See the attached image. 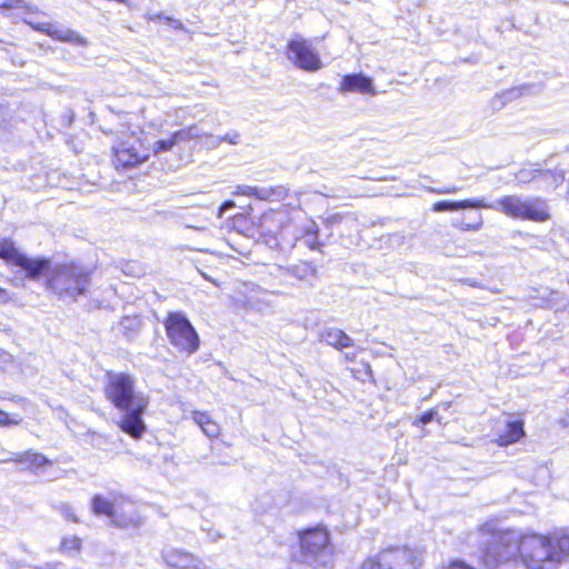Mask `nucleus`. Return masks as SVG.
Segmentation results:
<instances>
[{
  "label": "nucleus",
  "mask_w": 569,
  "mask_h": 569,
  "mask_svg": "<svg viewBox=\"0 0 569 569\" xmlns=\"http://www.w3.org/2000/svg\"><path fill=\"white\" fill-rule=\"evenodd\" d=\"M567 281H568V284H569V271H568V274H567Z\"/></svg>",
  "instance_id": "nucleus-52"
},
{
  "label": "nucleus",
  "mask_w": 569,
  "mask_h": 569,
  "mask_svg": "<svg viewBox=\"0 0 569 569\" xmlns=\"http://www.w3.org/2000/svg\"><path fill=\"white\" fill-rule=\"evenodd\" d=\"M274 241H276L274 246H277V247H278V246H279V242H278V240H277L276 238H274Z\"/></svg>",
  "instance_id": "nucleus-51"
},
{
  "label": "nucleus",
  "mask_w": 569,
  "mask_h": 569,
  "mask_svg": "<svg viewBox=\"0 0 569 569\" xmlns=\"http://www.w3.org/2000/svg\"><path fill=\"white\" fill-rule=\"evenodd\" d=\"M180 143L179 139L174 138V132L167 139H160L153 143L152 151L153 153L160 154L161 152L170 151L173 146Z\"/></svg>",
  "instance_id": "nucleus-27"
},
{
  "label": "nucleus",
  "mask_w": 569,
  "mask_h": 569,
  "mask_svg": "<svg viewBox=\"0 0 569 569\" xmlns=\"http://www.w3.org/2000/svg\"><path fill=\"white\" fill-rule=\"evenodd\" d=\"M8 300V292L6 289L0 287V301L6 302Z\"/></svg>",
  "instance_id": "nucleus-48"
},
{
  "label": "nucleus",
  "mask_w": 569,
  "mask_h": 569,
  "mask_svg": "<svg viewBox=\"0 0 569 569\" xmlns=\"http://www.w3.org/2000/svg\"><path fill=\"white\" fill-rule=\"evenodd\" d=\"M166 335L171 343L179 352L191 356L200 348V337L182 311H170L163 320Z\"/></svg>",
  "instance_id": "nucleus-6"
},
{
  "label": "nucleus",
  "mask_w": 569,
  "mask_h": 569,
  "mask_svg": "<svg viewBox=\"0 0 569 569\" xmlns=\"http://www.w3.org/2000/svg\"><path fill=\"white\" fill-rule=\"evenodd\" d=\"M193 421L201 428L206 427L210 421L211 418L207 412L201 411H193L192 413Z\"/></svg>",
  "instance_id": "nucleus-39"
},
{
  "label": "nucleus",
  "mask_w": 569,
  "mask_h": 569,
  "mask_svg": "<svg viewBox=\"0 0 569 569\" xmlns=\"http://www.w3.org/2000/svg\"><path fill=\"white\" fill-rule=\"evenodd\" d=\"M162 558L171 569H202L203 567L200 559L177 549L164 551Z\"/></svg>",
  "instance_id": "nucleus-14"
},
{
  "label": "nucleus",
  "mask_w": 569,
  "mask_h": 569,
  "mask_svg": "<svg viewBox=\"0 0 569 569\" xmlns=\"http://www.w3.org/2000/svg\"><path fill=\"white\" fill-rule=\"evenodd\" d=\"M203 433L209 438H216L220 433V427L214 421H210L206 427L202 429Z\"/></svg>",
  "instance_id": "nucleus-40"
},
{
  "label": "nucleus",
  "mask_w": 569,
  "mask_h": 569,
  "mask_svg": "<svg viewBox=\"0 0 569 569\" xmlns=\"http://www.w3.org/2000/svg\"><path fill=\"white\" fill-rule=\"evenodd\" d=\"M206 133H202L197 126H190L178 131H174V138L179 139L180 142L192 139L204 138Z\"/></svg>",
  "instance_id": "nucleus-26"
},
{
  "label": "nucleus",
  "mask_w": 569,
  "mask_h": 569,
  "mask_svg": "<svg viewBox=\"0 0 569 569\" xmlns=\"http://www.w3.org/2000/svg\"><path fill=\"white\" fill-rule=\"evenodd\" d=\"M450 405H451V402H443V403L439 405V406L437 407V409H438L439 407H442L443 409H448V408L450 407Z\"/></svg>",
  "instance_id": "nucleus-49"
},
{
  "label": "nucleus",
  "mask_w": 569,
  "mask_h": 569,
  "mask_svg": "<svg viewBox=\"0 0 569 569\" xmlns=\"http://www.w3.org/2000/svg\"><path fill=\"white\" fill-rule=\"evenodd\" d=\"M490 108L493 110V111H499L501 110L506 104L507 102L502 99V97L500 96V93H497L491 100H490Z\"/></svg>",
  "instance_id": "nucleus-43"
},
{
  "label": "nucleus",
  "mask_w": 569,
  "mask_h": 569,
  "mask_svg": "<svg viewBox=\"0 0 569 569\" xmlns=\"http://www.w3.org/2000/svg\"><path fill=\"white\" fill-rule=\"evenodd\" d=\"M220 136H214V134H211V133H206L204 134V142L203 144L208 148V149H214V148H218L221 142H220Z\"/></svg>",
  "instance_id": "nucleus-41"
},
{
  "label": "nucleus",
  "mask_w": 569,
  "mask_h": 569,
  "mask_svg": "<svg viewBox=\"0 0 569 569\" xmlns=\"http://www.w3.org/2000/svg\"><path fill=\"white\" fill-rule=\"evenodd\" d=\"M461 187L451 186L446 188H435V187H428L427 191L435 194H451L457 193L461 190Z\"/></svg>",
  "instance_id": "nucleus-38"
},
{
  "label": "nucleus",
  "mask_w": 569,
  "mask_h": 569,
  "mask_svg": "<svg viewBox=\"0 0 569 569\" xmlns=\"http://www.w3.org/2000/svg\"><path fill=\"white\" fill-rule=\"evenodd\" d=\"M264 187L257 186H238L234 194H243L254 197L259 200H263Z\"/></svg>",
  "instance_id": "nucleus-29"
},
{
  "label": "nucleus",
  "mask_w": 569,
  "mask_h": 569,
  "mask_svg": "<svg viewBox=\"0 0 569 569\" xmlns=\"http://www.w3.org/2000/svg\"><path fill=\"white\" fill-rule=\"evenodd\" d=\"M299 549L292 552V561L313 569L327 568L332 562L333 546L330 532L323 526L309 527L298 532Z\"/></svg>",
  "instance_id": "nucleus-4"
},
{
  "label": "nucleus",
  "mask_w": 569,
  "mask_h": 569,
  "mask_svg": "<svg viewBox=\"0 0 569 569\" xmlns=\"http://www.w3.org/2000/svg\"><path fill=\"white\" fill-rule=\"evenodd\" d=\"M451 224L461 231H478L482 228L483 219L481 213H476L473 219H470L469 222H467L465 218H460L455 219Z\"/></svg>",
  "instance_id": "nucleus-24"
},
{
  "label": "nucleus",
  "mask_w": 569,
  "mask_h": 569,
  "mask_svg": "<svg viewBox=\"0 0 569 569\" xmlns=\"http://www.w3.org/2000/svg\"><path fill=\"white\" fill-rule=\"evenodd\" d=\"M547 539L548 547L552 549L548 557V565L559 563L569 556V536H553Z\"/></svg>",
  "instance_id": "nucleus-17"
},
{
  "label": "nucleus",
  "mask_w": 569,
  "mask_h": 569,
  "mask_svg": "<svg viewBox=\"0 0 569 569\" xmlns=\"http://www.w3.org/2000/svg\"><path fill=\"white\" fill-rule=\"evenodd\" d=\"M361 569H388V566L382 565V555L380 551L377 557L367 559L362 563Z\"/></svg>",
  "instance_id": "nucleus-34"
},
{
  "label": "nucleus",
  "mask_w": 569,
  "mask_h": 569,
  "mask_svg": "<svg viewBox=\"0 0 569 569\" xmlns=\"http://www.w3.org/2000/svg\"><path fill=\"white\" fill-rule=\"evenodd\" d=\"M73 117H74L73 112H71V114H70L69 117H67L68 126H70V124H71V122H72V120H73Z\"/></svg>",
  "instance_id": "nucleus-50"
},
{
  "label": "nucleus",
  "mask_w": 569,
  "mask_h": 569,
  "mask_svg": "<svg viewBox=\"0 0 569 569\" xmlns=\"http://www.w3.org/2000/svg\"><path fill=\"white\" fill-rule=\"evenodd\" d=\"M526 90H528V86L522 84L519 87H513L511 89L505 90V91L500 92V96L507 103H509V102L520 98L522 96L523 91H526Z\"/></svg>",
  "instance_id": "nucleus-32"
},
{
  "label": "nucleus",
  "mask_w": 569,
  "mask_h": 569,
  "mask_svg": "<svg viewBox=\"0 0 569 569\" xmlns=\"http://www.w3.org/2000/svg\"><path fill=\"white\" fill-rule=\"evenodd\" d=\"M0 8L3 9H27L28 3L24 0H0Z\"/></svg>",
  "instance_id": "nucleus-35"
},
{
  "label": "nucleus",
  "mask_w": 569,
  "mask_h": 569,
  "mask_svg": "<svg viewBox=\"0 0 569 569\" xmlns=\"http://www.w3.org/2000/svg\"><path fill=\"white\" fill-rule=\"evenodd\" d=\"M81 548V539L73 536L61 541V549L67 552H77Z\"/></svg>",
  "instance_id": "nucleus-33"
},
{
  "label": "nucleus",
  "mask_w": 569,
  "mask_h": 569,
  "mask_svg": "<svg viewBox=\"0 0 569 569\" xmlns=\"http://www.w3.org/2000/svg\"><path fill=\"white\" fill-rule=\"evenodd\" d=\"M263 200L280 201L283 200L289 192L284 186L264 187Z\"/></svg>",
  "instance_id": "nucleus-25"
},
{
  "label": "nucleus",
  "mask_w": 569,
  "mask_h": 569,
  "mask_svg": "<svg viewBox=\"0 0 569 569\" xmlns=\"http://www.w3.org/2000/svg\"><path fill=\"white\" fill-rule=\"evenodd\" d=\"M90 510L96 517H107L109 523L114 527L126 528L131 522V519L118 512V499L113 495L111 498L100 493L93 495L90 500Z\"/></svg>",
  "instance_id": "nucleus-9"
},
{
  "label": "nucleus",
  "mask_w": 569,
  "mask_h": 569,
  "mask_svg": "<svg viewBox=\"0 0 569 569\" xmlns=\"http://www.w3.org/2000/svg\"><path fill=\"white\" fill-rule=\"evenodd\" d=\"M539 169H521L516 173V179L520 183H529L538 181Z\"/></svg>",
  "instance_id": "nucleus-30"
},
{
  "label": "nucleus",
  "mask_w": 569,
  "mask_h": 569,
  "mask_svg": "<svg viewBox=\"0 0 569 569\" xmlns=\"http://www.w3.org/2000/svg\"><path fill=\"white\" fill-rule=\"evenodd\" d=\"M319 340L338 350L353 346V339L338 328H325L319 333Z\"/></svg>",
  "instance_id": "nucleus-16"
},
{
  "label": "nucleus",
  "mask_w": 569,
  "mask_h": 569,
  "mask_svg": "<svg viewBox=\"0 0 569 569\" xmlns=\"http://www.w3.org/2000/svg\"><path fill=\"white\" fill-rule=\"evenodd\" d=\"M219 139H220L221 143L222 142H227L229 144L237 146L241 141V136H240V133L238 131L232 130V131L227 132L223 136H220Z\"/></svg>",
  "instance_id": "nucleus-36"
},
{
  "label": "nucleus",
  "mask_w": 569,
  "mask_h": 569,
  "mask_svg": "<svg viewBox=\"0 0 569 569\" xmlns=\"http://www.w3.org/2000/svg\"><path fill=\"white\" fill-rule=\"evenodd\" d=\"M141 143L133 139L117 140L112 144L113 164L117 169H131L149 159L148 152L140 151Z\"/></svg>",
  "instance_id": "nucleus-8"
},
{
  "label": "nucleus",
  "mask_w": 569,
  "mask_h": 569,
  "mask_svg": "<svg viewBox=\"0 0 569 569\" xmlns=\"http://www.w3.org/2000/svg\"><path fill=\"white\" fill-rule=\"evenodd\" d=\"M340 92H359L362 94H376L373 80L363 73H349L342 77Z\"/></svg>",
  "instance_id": "nucleus-12"
},
{
  "label": "nucleus",
  "mask_w": 569,
  "mask_h": 569,
  "mask_svg": "<svg viewBox=\"0 0 569 569\" xmlns=\"http://www.w3.org/2000/svg\"><path fill=\"white\" fill-rule=\"evenodd\" d=\"M92 273L91 267L78 261L54 263L46 288L60 300L76 301L89 291Z\"/></svg>",
  "instance_id": "nucleus-3"
},
{
  "label": "nucleus",
  "mask_w": 569,
  "mask_h": 569,
  "mask_svg": "<svg viewBox=\"0 0 569 569\" xmlns=\"http://www.w3.org/2000/svg\"><path fill=\"white\" fill-rule=\"evenodd\" d=\"M443 569H475V568L472 566L468 565L463 560L456 559V560L450 561L448 567H446Z\"/></svg>",
  "instance_id": "nucleus-44"
},
{
  "label": "nucleus",
  "mask_w": 569,
  "mask_h": 569,
  "mask_svg": "<svg viewBox=\"0 0 569 569\" xmlns=\"http://www.w3.org/2000/svg\"><path fill=\"white\" fill-rule=\"evenodd\" d=\"M287 58L303 71L315 72L322 68L321 58L317 50L300 36L288 41Z\"/></svg>",
  "instance_id": "nucleus-7"
},
{
  "label": "nucleus",
  "mask_w": 569,
  "mask_h": 569,
  "mask_svg": "<svg viewBox=\"0 0 569 569\" xmlns=\"http://www.w3.org/2000/svg\"><path fill=\"white\" fill-rule=\"evenodd\" d=\"M483 208L500 211L507 217L518 220L545 222L551 218L547 200L533 196H502L495 202H487Z\"/></svg>",
  "instance_id": "nucleus-5"
},
{
  "label": "nucleus",
  "mask_w": 569,
  "mask_h": 569,
  "mask_svg": "<svg viewBox=\"0 0 569 569\" xmlns=\"http://www.w3.org/2000/svg\"><path fill=\"white\" fill-rule=\"evenodd\" d=\"M54 36L57 39L67 41V42H74L77 44H86L87 40L81 37L79 33L72 31V30H64V31H56Z\"/></svg>",
  "instance_id": "nucleus-28"
},
{
  "label": "nucleus",
  "mask_w": 569,
  "mask_h": 569,
  "mask_svg": "<svg viewBox=\"0 0 569 569\" xmlns=\"http://www.w3.org/2000/svg\"><path fill=\"white\" fill-rule=\"evenodd\" d=\"M525 436L523 422L519 419L507 422L505 431L498 436L499 446H509L519 441Z\"/></svg>",
  "instance_id": "nucleus-19"
},
{
  "label": "nucleus",
  "mask_w": 569,
  "mask_h": 569,
  "mask_svg": "<svg viewBox=\"0 0 569 569\" xmlns=\"http://www.w3.org/2000/svg\"><path fill=\"white\" fill-rule=\"evenodd\" d=\"M236 207V203L233 200H224L221 206L219 207V216L220 217H223L227 211H229L230 209L234 208Z\"/></svg>",
  "instance_id": "nucleus-45"
},
{
  "label": "nucleus",
  "mask_w": 569,
  "mask_h": 569,
  "mask_svg": "<svg viewBox=\"0 0 569 569\" xmlns=\"http://www.w3.org/2000/svg\"><path fill=\"white\" fill-rule=\"evenodd\" d=\"M551 550L547 537L537 533L522 535L518 530L509 529L490 536L485 542L481 559L488 569H496L500 563L518 557L530 569H546Z\"/></svg>",
  "instance_id": "nucleus-1"
},
{
  "label": "nucleus",
  "mask_w": 569,
  "mask_h": 569,
  "mask_svg": "<svg viewBox=\"0 0 569 569\" xmlns=\"http://www.w3.org/2000/svg\"><path fill=\"white\" fill-rule=\"evenodd\" d=\"M22 253L11 239L3 238L0 240V259L6 263L16 267Z\"/></svg>",
  "instance_id": "nucleus-21"
},
{
  "label": "nucleus",
  "mask_w": 569,
  "mask_h": 569,
  "mask_svg": "<svg viewBox=\"0 0 569 569\" xmlns=\"http://www.w3.org/2000/svg\"><path fill=\"white\" fill-rule=\"evenodd\" d=\"M59 511L64 517V519L72 521V522H79V519L76 516V513L73 512V509L70 505L61 503L59 507Z\"/></svg>",
  "instance_id": "nucleus-37"
},
{
  "label": "nucleus",
  "mask_w": 569,
  "mask_h": 569,
  "mask_svg": "<svg viewBox=\"0 0 569 569\" xmlns=\"http://www.w3.org/2000/svg\"><path fill=\"white\" fill-rule=\"evenodd\" d=\"M432 421H437L439 425H443L442 418L439 416L438 409L432 408L430 410L425 411L423 413L417 416L412 421V426L425 429L427 425ZM428 432L423 430L422 437L427 436Z\"/></svg>",
  "instance_id": "nucleus-22"
},
{
  "label": "nucleus",
  "mask_w": 569,
  "mask_h": 569,
  "mask_svg": "<svg viewBox=\"0 0 569 569\" xmlns=\"http://www.w3.org/2000/svg\"><path fill=\"white\" fill-rule=\"evenodd\" d=\"M565 181V171L561 169H539L538 181L539 188L553 190Z\"/></svg>",
  "instance_id": "nucleus-20"
},
{
  "label": "nucleus",
  "mask_w": 569,
  "mask_h": 569,
  "mask_svg": "<svg viewBox=\"0 0 569 569\" xmlns=\"http://www.w3.org/2000/svg\"><path fill=\"white\" fill-rule=\"evenodd\" d=\"M3 462H17L21 465V470H30L37 472L39 469L51 465V461L42 453L27 450L24 452H12L10 457L2 460Z\"/></svg>",
  "instance_id": "nucleus-13"
},
{
  "label": "nucleus",
  "mask_w": 569,
  "mask_h": 569,
  "mask_svg": "<svg viewBox=\"0 0 569 569\" xmlns=\"http://www.w3.org/2000/svg\"><path fill=\"white\" fill-rule=\"evenodd\" d=\"M323 243L319 240V228L312 222L308 229L303 230L301 236L295 237V242L291 248L295 247H308L311 250H320Z\"/></svg>",
  "instance_id": "nucleus-18"
},
{
  "label": "nucleus",
  "mask_w": 569,
  "mask_h": 569,
  "mask_svg": "<svg viewBox=\"0 0 569 569\" xmlns=\"http://www.w3.org/2000/svg\"><path fill=\"white\" fill-rule=\"evenodd\" d=\"M106 399L120 412V430L133 439H141L147 430L143 416L150 398L137 387L136 378L122 371L108 370L104 375Z\"/></svg>",
  "instance_id": "nucleus-2"
},
{
  "label": "nucleus",
  "mask_w": 569,
  "mask_h": 569,
  "mask_svg": "<svg viewBox=\"0 0 569 569\" xmlns=\"http://www.w3.org/2000/svg\"><path fill=\"white\" fill-rule=\"evenodd\" d=\"M343 218L345 217L340 213L329 214L328 217L325 218V224L328 228H332V227L341 223Z\"/></svg>",
  "instance_id": "nucleus-42"
},
{
  "label": "nucleus",
  "mask_w": 569,
  "mask_h": 569,
  "mask_svg": "<svg viewBox=\"0 0 569 569\" xmlns=\"http://www.w3.org/2000/svg\"><path fill=\"white\" fill-rule=\"evenodd\" d=\"M18 420H11L8 412L0 409V425L9 426V425H18Z\"/></svg>",
  "instance_id": "nucleus-46"
},
{
  "label": "nucleus",
  "mask_w": 569,
  "mask_h": 569,
  "mask_svg": "<svg viewBox=\"0 0 569 569\" xmlns=\"http://www.w3.org/2000/svg\"><path fill=\"white\" fill-rule=\"evenodd\" d=\"M382 565L388 569H417V556L407 547H393L381 551Z\"/></svg>",
  "instance_id": "nucleus-11"
},
{
  "label": "nucleus",
  "mask_w": 569,
  "mask_h": 569,
  "mask_svg": "<svg viewBox=\"0 0 569 569\" xmlns=\"http://www.w3.org/2000/svg\"><path fill=\"white\" fill-rule=\"evenodd\" d=\"M54 264H52L51 259L47 257H29L26 253H22L21 258L18 260V263L16 264L17 268H19V273L22 276V278L38 281L41 278L50 274L52 268Z\"/></svg>",
  "instance_id": "nucleus-10"
},
{
  "label": "nucleus",
  "mask_w": 569,
  "mask_h": 569,
  "mask_svg": "<svg viewBox=\"0 0 569 569\" xmlns=\"http://www.w3.org/2000/svg\"><path fill=\"white\" fill-rule=\"evenodd\" d=\"M485 206H487V201L485 200V198H470L463 200H440L432 204V211H459L471 208H483Z\"/></svg>",
  "instance_id": "nucleus-15"
},
{
  "label": "nucleus",
  "mask_w": 569,
  "mask_h": 569,
  "mask_svg": "<svg viewBox=\"0 0 569 569\" xmlns=\"http://www.w3.org/2000/svg\"><path fill=\"white\" fill-rule=\"evenodd\" d=\"M167 23L176 29V30H180V29H183V24L181 21L177 20V19H173V18H170V17H164Z\"/></svg>",
  "instance_id": "nucleus-47"
},
{
  "label": "nucleus",
  "mask_w": 569,
  "mask_h": 569,
  "mask_svg": "<svg viewBox=\"0 0 569 569\" xmlns=\"http://www.w3.org/2000/svg\"><path fill=\"white\" fill-rule=\"evenodd\" d=\"M566 150L569 152V144L566 147Z\"/></svg>",
  "instance_id": "nucleus-53"
},
{
  "label": "nucleus",
  "mask_w": 569,
  "mask_h": 569,
  "mask_svg": "<svg viewBox=\"0 0 569 569\" xmlns=\"http://www.w3.org/2000/svg\"><path fill=\"white\" fill-rule=\"evenodd\" d=\"M140 326V320L137 317H123L120 327L126 336L136 332Z\"/></svg>",
  "instance_id": "nucleus-31"
},
{
  "label": "nucleus",
  "mask_w": 569,
  "mask_h": 569,
  "mask_svg": "<svg viewBox=\"0 0 569 569\" xmlns=\"http://www.w3.org/2000/svg\"><path fill=\"white\" fill-rule=\"evenodd\" d=\"M288 271L292 277L301 281H306L309 277H315L316 274V268L306 261L289 267Z\"/></svg>",
  "instance_id": "nucleus-23"
}]
</instances>
